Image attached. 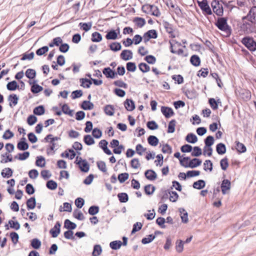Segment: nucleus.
Returning <instances> with one entry per match:
<instances>
[{"mask_svg":"<svg viewBox=\"0 0 256 256\" xmlns=\"http://www.w3.org/2000/svg\"><path fill=\"white\" fill-rule=\"evenodd\" d=\"M190 160V157H184L180 159V164L184 168H194L202 164V160L197 158H194L190 160L188 163V161Z\"/></svg>","mask_w":256,"mask_h":256,"instance_id":"obj_1","label":"nucleus"},{"mask_svg":"<svg viewBox=\"0 0 256 256\" xmlns=\"http://www.w3.org/2000/svg\"><path fill=\"white\" fill-rule=\"evenodd\" d=\"M227 18L224 17L218 18L215 25L220 30L226 32L228 34L230 35L231 34L230 27L228 24Z\"/></svg>","mask_w":256,"mask_h":256,"instance_id":"obj_2","label":"nucleus"},{"mask_svg":"<svg viewBox=\"0 0 256 256\" xmlns=\"http://www.w3.org/2000/svg\"><path fill=\"white\" fill-rule=\"evenodd\" d=\"M242 44L250 51L256 50V42L252 37L245 36L242 40Z\"/></svg>","mask_w":256,"mask_h":256,"instance_id":"obj_3","label":"nucleus"},{"mask_svg":"<svg viewBox=\"0 0 256 256\" xmlns=\"http://www.w3.org/2000/svg\"><path fill=\"white\" fill-rule=\"evenodd\" d=\"M211 6L214 13L218 16H222L224 14V8L222 4L218 0H213L211 3Z\"/></svg>","mask_w":256,"mask_h":256,"instance_id":"obj_4","label":"nucleus"},{"mask_svg":"<svg viewBox=\"0 0 256 256\" xmlns=\"http://www.w3.org/2000/svg\"><path fill=\"white\" fill-rule=\"evenodd\" d=\"M76 162L78 165L81 171L86 172L89 170L90 166L86 160H82L81 158L77 156Z\"/></svg>","mask_w":256,"mask_h":256,"instance_id":"obj_5","label":"nucleus"},{"mask_svg":"<svg viewBox=\"0 0 256 256\" xmlns=\"http://www.w3.org/2000/svg\"><path fill=\"white\" fill-rule=\"evenodd\" d=\"M248 20L252 24L256 22V6L252 7L246 16H243L242 20Z\"/></svg>","mask_w":256,"mask_h":256,"instance_id":"obj_6","label":"nucleus"},{"mask_svg":"<svg viewBox=\"0 0 256 256\" xmlns=\"http://www.w3.org/2000/svg\"><path fill=\"white\" fill-rule=\"evenodd\" d=\"M198 4L204 14L211 15L212 14V11L207 0H202L201 2L198 1Z\"/></svg>","mask_w":256,"mask_h":256,"instance_id":"obj_7","label":"nucleus"},{"mask_svg":"<svg viewBox=\"0 0 256 256\" xmlns=\"http://www.w3.org/2000/svg\"><path fill=\"white\" fill-rule=\"evenodd\" d=\"M149 10V12H151L152 14L156 16H158L160 14L158 8L157 6L153 5H146L142 7V10L144 12H146V10L145 8Z\"/></svg>","mask_w":256,"mask_h":256,"instance_id":"obj_8","label":"nucleus"},{"mask_svg":"<svg viewBox=\"0 0 256 256\" xmlns=\"http://www.w3.org/2000/svg\"><path fill=\"white\" fill-rule=\"evenodd\" d=\"M144 40L145 42H148L150 38H156L158 37L156 31L154 30H148L144 34Z\"/></svg>","mask_w":256,"mask_h":256,"instance_id":"obj_9","label":"nucleus"},{"mask_svg":"<svg viewBox=\"0 0 256 256\" xmlns=\"http://www.w3.org/2000/svg\"><path fill=\"white\" fill-rule=\"evenodd\" d=\"M61 224L59 222H57L54 227L52 228L50 232L53 238H56L60 232Z\"/></svg>","mask_w":256,"mask_h":256,"instance_id":"obj_10","label":"nucleus"},{"mask_svg":"<svg viewBox=\"0 0 256 256\" xmlns=\"http://www.w3.org/2000/svg\"><path fill=\"white\" fill-rule=\"evenodd\" d=\"M231 182L226 179L224 180L221 184L222 192L223 194H226V191L230 189Z\"/></svg>","mask_w":256,"mask_h":256,"instance_id":"obj_11","label":"nucleus"},{"mask_svg":"<svg viewBox=\"0 0 256 256\" xmlns=\"http://www.w3.org/2000/svg\"><path fill=\"white\" fill-rule=\"evenodd\" d=\"M102 72L107 78H114L117 74V73L114 70H112L109 67L104 68Z\"/></svg>","mask_w":256,"mask_h":256,"instance_id":"obj_12","label":"nucleus"},{"mask_svg":"<svg viewBox=\"0 0 256 256\" xmlns=\"http://www.w3.org/2000/svg\"><path fill=\"white\" fill-rule=\"evenodd\" d=\"M120 56L124 60H128L132 58V52L130 50H124L121 52Z\"/></svg>","mask_w":256,"mask_h":256,"instance_id":"obj_13","label":"nucleus"},{"mask_svg":"<svg viewBox=\"0 0 256 256\" xmlns=\"http://www.w3.org/2000/svg\"><path fill=\"white\" fill-rule=\"evenodd\" d=\"M161 112L166 118H169L174 114L172 109L166 106H161Z\"/></svg>","mask_w":256,"mask_h":256,"instance_id":"obj_14","label":"nucleus"},{"mask_svg":"<svg viewBox=\"0 0 256 256\" xmlns=\"http://www.w3.org/2000/svg\"><path fill=\"white\" fill-rule=\"evenodd\" d=\"M125 108L128 111H132L135 108V104L133 100L127 98L124 102Z\"/></svg>","mask_w":256,"mask_h":256,"instance_id":"obj_15","label":"nucleus"},{"mask_svg":"<svg viewBox=\"0 0 256 256\" xmlns=\"http://www.w3.org/2000/svg\"><path fill=\"white\" fill-rule=\"evenodd\" d=\"M243 21V23L242 26V28L245 32H252L253 31L254 28L252 24H254L251 22H247L246 21Z\"/></svg>","mask_w":256,"mask_h":256,"instance_id":"obj_16","label":"nucleus"},{"mask_svg":"<svg viewBox=\"0 0 256 256\" xmlns=\"http://www.w3.org/2000/svg\"><path fill=\"white\" fill-rule=\"evenodd\" d=\"M178 211L180 213V218L182 221L184 223H187L188 221V214L185 209L184 208H180Z\"/></svg>","mask_w":256,"mask_h":256,"instance_id":"obj_17","label":"nucleus"},{"mask_svg":"<svg viewBox=\"0 0 256 256\" xmlns=\"http://www.w3.org/2000/svg\"><path fill=\"white\" fill-rule=\"evenodd\" d=\"M17 148L19 150H25L28 149V144L26 142V138H23L21 139V140L18 142L17 144Z\"/></svg>","mask_w":256,"mask_h":256,"instance_id":"obj_18","label":"nucleus"},{"mask_svg":"<svg viewBox=\"0 0 256 256\" xmlns=\"http://www.w3.org/2000/svg\"><path fill=\"white\" fill-rule=\"evenodd\" d=\"M84 131L86 132L92 131V136L96 138H99L102 136V132L100 129H84Z\"/></svg>","mask_w":256,"mask_h":256,"instance_id":"obj_19","label":"nucleus"},{"mask_svg":"<svg viewBox=\"0 0 256 256\" xmlns=\"http://www.w3.org/2000/svg\"><path fill=\"white\" fill-rule=\"evenodd\" d=\"M159 234H160V231H156L154 232V235H153L152 234L148 235V237L142 238V242L143 244H148L150 242L155 238L156 236H157Z\"/></svg>","mask_w":256,"mask_h":256,"instance_id":"obj_20","label":"nucleus"},{"mask_svg":"<svg viewBox=\"0 0 256 256\" xmlns=\"http://www.w3.org/2000/svg\"><path fill=\"white\" fill-rule=\"evenodd\" d=\"M145 176L147 179L150 180H154L157 176L156 174L152 170H148L145 172Z\"/></svg>","mask_w":256,"mask_h":256,"instance_id":"obj_21","label":"nucleus"},{"mask_svg":"<svg viewBox=\"0 0 256 256\" xmlns=\"http://www.w3.org/2000/svg\"><path fill=\"white\" fill-rule=\"evenodd\" d=\"M20 86L16 80H12L8 82L6 84V88L8 90L14 91L16 89H19Z\"/></svg>","mask_w":256,"mask_h":256,"instance_id":"obj_22","label":"nucleus"},{"mask_svg":"<svg viewBox=\"0 0 256 256\" xmlns=\"http://www.w3.org/2000/svg\"><path fill=\"white\" fill-rule=\"evenodd\" d=\"M80 106L84 110H90L94 108V105L90 100H84Z\"/></svg>","mask_w":256,"mask_h":256,"instance_id":"obj_23","label":"nucleus"},{"mask_svg":"<svg viewBox=\"0 0 256 256\" xmlns=\"http://www.w3.org/2000/svg\"><path fill=\"white\" fill-rule=\"evenodd\" d=\"M208 102L211 108L214 110H216L218 108V104L221 103L220 98L216 100L214 98H210L208 100Z\"/></svg>","mask_w":256,"mask_h":256,"instance_id":"obj_24","label":"nucleus"},{"mask_svg":"<svg viewBox=\"0 0 256 256\" xmlns=\"http://www.w3.org/2000/svg\"><path fill=\"white\" fill-rule=\"evenodd\" d=\"M190 63L195 66H198L200 64V59L198 55H192L190 58Z\"/></svg>","mask_w":256,"mask_h":256,"instance_id":"obj_25","label":"nucleus"},{"mask_svg":"<svg viewBox=\"0 0 256 256\" xmlns=\"http://www.w3.org/2000/svg\"><path fill=\"white\" fill-rule=\"evenodd\" d=\"M80 86L84 88H90L92 84L91 80L86 78H80Z\"/></svg>","mask_w":256,"mask_h":256,"instance_id":"obj_26","label":"nucleus"},{"mask_svg":"<svg viewBox=\"0 0 256 256\" xmlns=\"http://www.w3.org/2000/svg\"><path fill=\"white\" fill-rule=\"evenodd\" d=\"M185 95L189 99H193L196 97V92L194 90H187L184 92Z\"/></svg>","mask_w":256,"mask_h":256,"instance_id":"obj_27","label":"nucleus"},{"mask_svg":"<svg viewBox=\"0 0 256 256\" xmlns=\"http://www.w3.org/2000/svg\"><path fill=\"white\" fill-rule=\"evenodd\" d=\"M216 150L218 154H223L226 152V147L224 144L219 143L216 146Z\"/></svg>","mask_w":256,"mask_h":256,"instance_id":"obj_28","label":"nucleus"},{"mask_svg":"<svg viewBox=\"0 0 256 256\" xmlns=\"http://www.w3.org/2000/svg\"><path fill=\"white\" fill-rule=\"evenodd\" d=\"M122 246V242L120 240H114L110 244V248L114 250L120 249Z\"/></svg>","mask_w":256,"mask_h":256,"instance_id":"obj_29","label":"nucleus"},{"mask_svg":"<svg viewBox=\"0 0 256 256\" xmlns=\"http://www.w3.org/2000/svg\"><path fill=\"white\" fill-rule=\"evenodd\" d=\"M12 174H13L12 170L10 168H4L1 172V174H2V176L4 178H9L10 176H12Z\"/></svg>","mask_w":256,"mask_h":256,"instance_id":"obj_30","label":"nucleus"},{"mask_svg":"<svg viewBox=\"0 0 256 256\" xmlns=\"http://www.w3.org/2000/svg\"><path fill=\"white\" fill-rule=\"evenodd\" d=\"M186 140L190 143L194 144L198 141V138L196 134L190 133L188 134L186 138Z\"/></svg>","mask_w":256,"mask_h":256,"instance_id":"obj_31","label":"nucleus"},{"mask_svg":"<svg viewBox=\"0 0 256 256\" xmlns=\"http://www.w3.org/2000/svg\"><path fill=\"white\" fill-rule=\"evenodd\" d=\"M118 38V33L115 30H112L106 34V38L107 40H116Z\"/></svg>","mask_w":256,"mask_h":256,"instance_id":"obj_32","label":"nucleus"},{"mask_svg":"<svg viewBox=\"0 0 256 256\" xmlns=\"http://www.w3.org/2000/svg\"><path fill=\"white\" fill-rule=\"evenodd\" d=\"M36 205V200L34 197L29 198L26 202V206L28 210L34 209Z\"/></svg>","mask_w":256,"mask_h":256,"instance_id":"obj_33","label":"nucleus"},{"mask_svg":"<svg viewBox=\"0 0 256 256\" xmlns=\"http://www.w3.org/2000/svg\"><path fill=\"white\" fill-rule=\"evenodd\" d=\"M64 227L70 230H72L76 228V225L75 223L72 222L70 220L66 219L64 221Z\"/></svg>","mask_w":256,"mask_h":256,"instance_id":"obj_34","label":"nucleus"},{"mask_svg":"<svg viewBox=\"0 0 256 256\" xmlns=\"http://www.w3.org/2000/svg\"><path fill=\"white\" fill-rule=\"evenodd\" d=\"M206 186V182L204 180H198L195 182L193 184V187L194 188L200 190L204 188Z\"/></svg>","mask_w":256,"mask_h":256,"instance_id":"obj_35","label":"nucleus"},{"mask_svg":"<svg viewBox=\"0 0 256 256\" xmlns=\"http://www.w3.org/2000/svg\"><path fill=\"white\" fill-rule=\"evenodd\" d=\"M18 98L16 94H10L8 96V100L10 102V106H12L11 103L12 102L14 106L17 104L18 102Z\"/></svg>","mask_w":256,"mask_h":256,"instance_id":"obj_36","label":"nucleus"},{"mask_svg":"<svg viewBox=\"0 0 256 256\" xmlns=\"http://www.w3.org/2000/svg\"><path fill=\"white\" fill-rule=\"evenodd\" d=\"M236 148L239 153H244L246 152V146L242 143L236 141Z\"/></svg>","mask_w":256,"mask_h":256,"instance_id":"obj_37","label":"nucleus"},{"mask_svg":"<svg viewBox=\"0 0 256 256\" xmlns=\"http://www.w3.org/2000/svg\"><path fill=\"white\" fill-rule=\"evenodd\" d=\"M102 34L96 32H93L92 34L91 40L93 42H100L102 40Z\"/></svg>","mask_w":256,"mask_h":256,"instance_id":"obj_38","label":"nucleus"},{"mask_svg":"<svg viewBox=\"0 0 256 256\" xmlns=\"http://www.w3.org/2000/svg\"><path fill=\"white\" fill-rule=\"evenodd\" d=\"M25 74L30 80L34 79L36 76V72L34 69L28 68L26 70Z\"/></svg>","mask_w":256,"mask_h":256,"instance_id":"obj_39","label":"nucleus"},{"mask_svg":"<svg viewBox=\"0 0 256 256\" xmlns=\"http://www.w3.org/2000/svg\"><path fill=\"white\" fill-rule=\"evenodd\" d=\"M166 222L170 224H172L173 219L170 216L167 217L166 219L161 217V228H164L166 227V226L165 225Z\"/></svg>","mask_w":256,"mask_h":256,"instance_id":"obj_40","label":"nucleus"},{"mask_svg":"<svg viewBox=\"0 0 256 256\" xmlns=\"http://www.w3.org/2000/svg\"><path fill=\"white\" fill-rule=\"evenodd\" d=\"M110 49L114 52H117L121 50L122 46L120 42H113L110 45Z\"/></svg>","mask_w":256,"mask_h":256,"instance_id":"obj_41","label":"nucleus"},{"mask_svg":"<svg viewBox=\"0 0 256 256\" xmlns=\"http://www.w3.org/2000/svg\"><path fill=\"white\" fill-rule=\"evenodd\" d=\"M44 112L45 110L43 106H36L34 109L33 110L34 114L38 116H40L44 114Z\"/></svg>","mask_w":256,"mask_h":256,"instance_id":"obj_42","label":"nucleus"},{"mask_svg":"<svg viewBox=\"0 0 256 256\" xmlns=\"http://www.w3.org/2000/svg\"><path fill=\"white\" fill-rule=\"evenodd\" d=\"M97 166L98 168L104 173H106L107 172V168L106 166V164L104 162L100 160L96 162Z\"/></svg>","mask_w":256,"mask_h":256,"instance_id":"obj_43","label":"nucleus"},{"mask_svg":"<svg viewBox=\"0 0 256 256\" xmlns=\"http://www.w3.org/2000/svg\"><path fill=\"white\" fill-rule=\"evenodd\" d=\"M84 141L85 144L88 146H90L94 144V140L93 138L89 134L84 136Z\"/></svg>","mask_w":256,"mask_h":256,"instance_id":"obj_44","label":"nucleus"},{"mask_svg":"<svg viewBox=\"0 0 256 256\" xmlns=\"http://www.w3.org/2000/svg\"><path fill=\"white\" fill-rule=\"evenodd\" d=\"M148 142L152 146H156L158 144V138L154 136H150L148 138Z\"/></svg>","mask_w":256,"mask_h":256,"instance_id":"obj_45","label":"nucleus"},{"mask_svg":"<svg viewBox=\"0 0 256 256\" xmlns=\"http://www.w3.org/2000/svg\"><path fill=\"white\" fill-rule=\"evenodd\" d=\"M128 174L124 172L119 174L118 176V179L120 183H123L128 178Z\"/></svg>","mask_w":256,"mask_h":256,"instance_id":"obj_46","label":"nucleus"},{"mask_svg":"<svg viewBox=\"0 0 256 256\" xmlns=\"http://www.w3.org/2000/svg\"><path fill=\"white\" fill-rule=\"evenodd\" d=\"M18 156H16L14 158L16 159H18L20 160H24L28 158L30 156V152H25L22 154H18Z\"/></svg>","mask_w":256,"mask_h":256,"instance_id":"obj_47","label":"nucleus"},{"mask_svg":"<svg viewBox=\"0 0 256 256\" xmlns=\"http://www.w3.org/2000/svg\"><path fill=\"white\" fill-rule=\"evenodd\" d=\"M119 200L121 202H126L128 200V196L127 194L124 192L120 193L118 194Z\"/></svg>","mask_w":256,"mask_h":256,"instance_id":"obj_48","label":"nucleus"},{"mask_svg":"<svg viewBox=\"0 0 256 256\" xmlns=\"http://www.w3.org/2000/svg\"><path fill=\"white\" fill-rule=\"evenodd\" d=\"M43 90V88L38 84H33L31 86L30 90L33 94H37Z\"/></svg>","mask_w":256,"mask_h":256,"instance_id":"obj_49","label":"nucleus"},{"mask_svg":"<svg viewBox=\"0 0 256 256\" xmlns=\"http://www.w3.org/2000/svg\"><path fill=\"white\" fill-rule=\"evenodd\" d=\"M139 69L142 72H146L150 71V67L146 64L141 62L138 64Z\"/></svg>","mask_w":256,"mask_h":256,"instance_id":"obj_50","label":"nucleus"},{"mask_svg":"<svg viewBox=\"0 0 256 256\" xmlns=\"http://www.w3.org/2000/svg\"><path fill=\"white\" fill-rule=\"evenodd\" d=\"M46 187L51 190H54L58 186L57 183L53 180H48L46 184Z\"/></svg>","mask_w":256,"mask_h":256,"instance_id":"obj_51","label":"nucleus"},{"mask_svg":"<svg viewBox=\"0 0 256 256\" xmlns=\"http://www.w3.org/2000/svg\"><path fill=\"white\" fill-rule=\"evenodd\" d=\"M45 159L42 156H38L36 162V164L40 167H44L45 166Z\"/></svg>","mask_w":256,"mask_h":256,"instance_id":"obj_52","label":"nucleus"},{"mask_svg":"<svg viewBox=\"0 0 256 256\" xmlns=\"http://www.w3.org/2000/svg\"><path fill=\"white\" fill-rule=\"evenodd\" d=\"M170 195L169 199L172 202H176L178 198V195L176 192L170 191L168 192Z\"/></svg>","mask_w":256,"mask_h":256,"instance_id":"obj_53","label":"nucleus"},{"mask_svg":"<svg viewBox=\"0 0 256 256\" xmlns=\"http://www.w3.org/2000/svg\"><path fill=\"white\" fill-rule=\"evenodd\" d=\"M48 46H44L36 50V54L38 56H41L48 51Z\"/></svg>","mask_w":256,"mask_h":256,"instance_id":"obj_54","label":"nucleus"},{"mask_svg":"<svg viewBox=\"0 0 256 256\" xmlns=\"http://www.w3.org/2000/svg\"><path fill=\"white\" fill-rule=\"evenodd\" d=\"M126 68L128 72H134L136 70V66L134 62H128L126 63Z\"/></svg>","mask_w":256,"mask_h":256,"instance_id":"obj_55","label":"nucleus"},{"mask_svg":"<svg viewBox=\"0 0 256 256\" xmlns=\"http://www.w3.org/2000/svg\"><path fill=\"white\" fill-rule=\"evenodd\" d=\"M134 22H136L137 26L140 28L142 27L146 24L144 19L139 17L135 18Z\"/></svg>","mask_w":256,"mask_h":256,"instance_id":"obj_56","label":"nucleus"},{"mask_svg":"<svg viewBox=\"0 0 256 256\" xmlns=\"http://www.w3.org/2000/svg\"><path fill=\"white\" fill-rule=\"evenodd\" d=\"M102 251V247L100 245H95L92 252L93 256H98L100 254Z\"/></svg>","mask_w":256,"mask_h":256,"instance_id":"obj_57","label":"nucleus"},{"mask_svg":"<svg viewBox=\"0 0 256 256\" xmlns=\"http://www.w3.org/2000/svg\"><path fill=\"white\" fill-rule=\"evenodd\" d=\"M184 249V242L182 240H178L176 242V250L178 252H181Z\"/></svg>","mask_w":256,"mask_h":256,"instance_id":"obj_58","label":"nucleus"},{"mask_svg":"<svg viewBox=\"0 0 256 256\" xmlns=\"http://www.w3.org/2000/svg\"><path fill=\"white\" fill-rule=\"evenodd\" d=\"M155 190L154 186L151 184H148L144 187V192L146 194L150 195L153 194Z\"/></svg>","mask_w":256,"mask_h":256,"instance_id":"obj_59","label":"nucleus"},{"mask_svg":"<svg viewBox=\"0 0 256 256\" xmlns=\"http://www.w3.org/2000/svg\"><path fill=\"white\" fill-rule=\"evenodd\" d=\"M8 224L10 226V228H14L16 230H18L20 228V224L18 221H13L12 220H10L8 221Z\"/></svg>","mask_w":256,"mask_h":256,"instance_id":"obj_60","label":"nucleus"},{"mask_svg":"<svg viewBox=\"0 0 256 256\" xmlns=\"http://www.w3.org/2000/svg\"><path fill=\"white\" fill-rule=\"evenodd\" d=\"M105 113L108 116H112L114 113V109L111 105H106L104 108Z\"/></svg>","mask_w":256,"mask_h":256,"instance_id":"obj_61","label":"nucleus"},{"mask_svg":"<svg viewBox=\"0 0 256 256\" xmlns=\"http://www.w3.org/2000/svg\"><path fill=\"white\" fill-rule=\"evenodd\" d=\"M214 143V138L213 136H209L204 140V146H210Z\"/></svg>","mask_w":256,"mask_h":256,"instance_id":"obj_62","label":"nucleus"},{"mask_svg":"<svg viewBox=\"0 0 256 256\" xmlns=\"http://www.w3.org/2000/svg\"><path fill=\"white\" fill-rule=\"evenodd\" d=\"M31 246L33 248L38 249L41 246V242L38 238H34L31 242Z\"/></svg>","mask_w":256,"mask_h":256,"instance_id":"obj_63","label":"nucleus"},{"mask_svg":"<svg viewBox=\"0 0 256 256\" xmlns=\"http://www.w3.org/2000/svg\"><path fill=\"white\" fill-rule=\"evenodd\" d=\"M204 170L206 171L208 170L210 172L212 170V163L210 160H206L204 164Z\"/></svg>","mask_w":256,"mask_h":256,"instance_id":"obj_64","label":"nucleus"}]
</instances>
